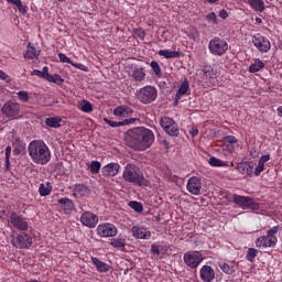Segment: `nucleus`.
I'll return each instance as SVG.
<instances>
[{"label": "nucleus", "instance_id": "1", "mask_svg": "<svg viewBox=\"0 0 282 282\" xmlns=\"http://www.w3.org/2000/svg\"><path fill=\"white\" fill-rule=\"evenodd\" d=\"M155 142V133L151 129L138 127L126 134V144L133 151H147Z\"/></svg>", "mask_w": 282, "mask_h": 282}, {"label": "nucleus", "instance_id": "2", "mask_svg": "<svg viewBox=\"0 0 282 282\" xmlns=\"http://www.w3.org/2000/svg\"><path fill=\"white\" fill-rule=\"evenodd\" d=\"M29 155L34 164L45 166L52 160V152L45 141L34 140L28 147Z\"/></svg>", "mask_w": 282, "mask_h": 282}, {"label": "nucleus", "instance_id": "3", "mask_svg": "<svg viewBox=\"0 0 282 282\" xmlns=\"http://www.w3.org/2000/svg\"><path fill=\"white\" fill-rule=\"evenodd\" d=\"M122 178L133 186H148L144 174L135 164L128 163L123 170Z\"/></svg>", "mask_w": 282, "mask_h": 282}, {"label": "nucleus", "instance_id": "4", "mask_svg": "<svg viewBox=\"0 0 282 282\" xmlns=\"http://www.w3.org/2000/svg\"><path fill=\"white\" fill-rule=\"evenodd\" d=\"M135 98L141 105H151L158 100V88L151 85L143 86L135 91Z\"/></svg>", "mask_w": 282, "mask_h": 282}, {"label": "nucleus", "instance_id": "5", "mask_svg": "<svg viewBox=\"0 0 282 282\" xmlns=\"http://www.w3.org/2000/svg\"><path fill=\"white\" fill-rule=\"evenodd\" d=\"M279 232V226H274L268 230L265 236H261L256 240L257 248H274L279 239L276 234Z\"/></svg>", "mask_w": 282, "mask_h": 282}, {"label": "nucleus", "instance_id": "6", "mask_svg": "<svg viewBox=\"0 0 282 282\" xmlns=\"http://www.w3.org/2000/svg\"><path fill=\"white\" fill-rule=\"evenodd\" d=\"M234 204H237L242 210H259L261 208V205L257 200H253L252 197L237 194L234 195Z\"/></svg>", "mask_w": 282, "mask_h": 282}, {"label": "nucleus", "instance_id": "7", "mask_svg": "<svg viewBox=\"0 0 282 282\" xmlns=\"http://www.w3.org/2000/svg\"><path fill=\"white\" fill-rule=\"evenodd\" d=\"M208 50L213 56H224L228 52V42L221 37H214L209 41Z\"/></svg>", "mask_w": 282, "mask_h": 282}, {"label": "nucleus", "instance_id": "8", "mask_svg": "<svg viewBox=\"0 0 282 282\" xmlns=\"http://www.w3.org/2000/svg\"><path fill=\"white\" fill-rule=\"evenodd\" d=\"M183 261L191 270H197L202 261H204V256L199 251H186L183 256Z\"/></svg>", "mask_w": 282, "mask_h": 282}, {"label": "nucleus", "instance_id": "9", "mask_svg": "<svg viewBox=\"0 0 282 282\" xmlns=\"http://www.w3.org/2000/svg\"><path fill=\"white\" fill-rule=\"evenodd\" d=\"M11 243L14 246V248H19L20 250H28L32 248V236L25 234V231L20 232L17 236H13Z\"/></svg>", "mask_w": 282, "mask_h": 282}, {"label": "nucleus", "instance_id": "10", "mask_svg": "<svg viewBox=\"0 0 282 282\" xmlns=\"http://www.w3.org/2000/svg\"><path fill=\"white\" fill-rule=\"evenodd\" d=\"M160 126L167 133V135H172L177 138L180 135V128L173 118L171 117H162L160 120Z\"/></svg>", "mask_w": 282, "mask_h": 282}, {"label": "nucleus", "instance_id": "11", "mask_svg": "<svg viewBox=\"0 0 282 282\" xmlns=\"http://www.w3.org/2000/svg\"><path fill=\"white\" fill-rule=\"evenodd\" d=\"M251 41L254 47L258 50V52H261V54H268V52H270V48L272 47L270 40L261 35L260 33L253 35Z\"/></svg>", "mask_w": 282, "mask_h": 282}, {"label": "nucleus", "instance_id": "12", "mask_svg": "<svg viewBox=\"0 0 282 282\" xmlns=\"http://www.w3.org/2000/svg\"><path fill=\"white\" fill-rule=\"evenodd\" d=\"M10 223L13 227H15L17 230H21L22 232H25L30 228V224L28 223V218L17 214L11 213L10 215Z\"/></svg>", "mask_w": 282, "mask_h": 282}, {"label": "nucleus", "instance_id": "13", "mask_svg": "<svg viewBox=\"0 0 282 282\" xmlns=\"http://www.w3.org/2000/svg\"><path fill=\"white\" fill-rule=\"evenodd\" d=\"M97 235L99 237H116L118 235V227L111 223L100 224L97 227Z\"/></svg>", "mask_w": 282, "mask_h": 282}, {"label": "nucleus", "instance_id": "14", "mask_svg": "<svg viewBox=\"0 0 282 282\" xmlns=\"http://www.w3.org/2000/svg\"><path fill=\"white\" fill-rule=\"evenodd\" d=\"M1 111L7 118H15V116H19V111H21V106L14 101H7Z\"/></svg>", "mask_w": 282, "mask_h": 282}, {"label": "nucleus", "instance_id": "15", "mask_svg": "<svg viewBox=\"0 0 282 282\" xmlns=\"http://www.w3.org/2000/svg\"><path fill=\"white\" fill-rule=\"evenodd\" d=\"M186 189L191 195H200L202 194V178L197 176H192L188 178L186 184Z\"/></svg>", "mask_w": 282, "mask_h": 282}, {"label": "nucleus", "instance_id": "16", "mask_svg": "<svg viewBox=\"0 0 282 282\" xmlns=\"http://www.w3.org/2000/svg\"><path fill=\"white\" fill-rule=\"evenodd\" d=\"M236 171L241 175H247L248 177H252L254 175V162L246 161L240 162L236 166Z\"/></svg>", "mask_w": 282, "mask_h": 282}, {"label": "nucleus", "instance_id": "17", "mask_svg": "<svg viewBox=\"0 0 282 282\" xmlns=\"http://www.w3.org/2000/svg\"><path fill=\"white\" fill-rule=\"evenodd\" d=\"M80 223L87 228H96L98 226V217L91 212H85L80 216Z\"/></svg>", "mask_w": 282, "mask_h": 282}, {"label": "nucleus", "instance_id": "18", "mask_svg": "<svg viewBox=\"0 0 282 282\" xmlns=\"http://www.w3.org/2000/svg\"><path fill=\"white\" fill-rule=\"evenodd\" d=\"M133 113H135V110H133V108L128 105H120L113 109V116L119 119L131 118Z\"/></svg>", "mask_w": 282, "mask_h": 282}, {"label": "nucleus", "instance_id": "19", "mask_svg": "<svg viewBox=\"0 0 282 282\" xmlns=\"http://www.w3.org/2000/svg\"><path fill=\"white\" fill-rule=\"evenodd\" d=\"M90 194L91 189L85 184H76L73 189V195L77 199H80V197H89Z\"/></svg>", "mask_w": 282, "mask_h": 282}, {"label": "nucleus", "instance_id": "20", "mask_svg": "<svg viewBox=\"0 0 282 282\" xmlns=\"http://www.w3.org/2000/svg\"><path fill=\"white\" fill-rule=\"evenodd\" d=\"M102 175L106 177H116L120 173V164L118 163H108L101 170Z\"/></svg>", "mask_w": 282, "mask_h": 282}, {"label": "nucleus", "instance_id": "21", "mask_svg": "<svg viewBox=\"0 0 282 282\" xmlns=\"http://www.w3.org/2000/svg\"><path fill=\"white\" fill-rule=\"evenodd\" d=\"M138 120H139L138 118H129L122 121H112V120H109L108 118H104V122H106V124H108L112 129H116L118 127H127V124H134L135 122H138Z\"/></svg>", "mask_w": 282, "mask_h": 282}, {"label": "nucleus", "instance_id": "22", "mask_svg": "<svg viewBox=\"0 0 282 282\" xmlns=\"http://www.w3.org/2000/svg\"><path fill=\"white\" fill-rule=\"evenodd\" d=\"M200 279L204 282L215 281V270L210 265H203L200 268Z\"/></svg>", "mask_w": 282, "mask_h": 282}, {"label": "nucleus", "instance_id": "23", "mask_svg": "<svg viewBox=\"0 0 282 282\" xmlns=\"http://www.w3.org/2000/svg\"><path fill=\"white\" fill-rule=\"evenodd\" d=\"M188 89H191V85L188 84V79H184L181 84L178 90L175 94L174 105L177 107L180 100H182V96H186L188 94Z\"/></svg>", "mask_w": 282, "mask_h": 282}, {"label": "nucleus", "instance_id": "24", "mask_svg": "<svg viewBox=\"0 0 282 282\" xmlns=\"http://www.w3.org/2000/svg\"><path fill=\"white\" fill-rule=\"evenodd\" d=\"M132 235L137 239H151V231H149L147 228L140 227V226L132 227Z\"/></svg>", "mask_w": 282, "mask_h": 282}, {"label": "nucleus", "instance_id": "25", "mask_svg": "<svg viewBox=\"0 0 282 282\" xmlns=\"http://www.w3.org/2000/svg\"><path fill=\"white\" fill-rule=\"evenodd\" d=\"M40 55H41V50H37V47L34 46V44L29 43L26 45V53L24 54V58L29 61H34V58H39Z\"/></svg>", "mask_w": 282, "mask_h": 282}, {"label": "nucleus", "instance_id": "26", "mask_svg": "<svg viewBox=\"0 0 282 282\" xmlns=\"http://www.w3.org/2000/svg\"><path fill=\"white\" fill-rule=\"evenodd\" d=\"M90 261L93 265H95L97 272H109V270H111L110 264H107V262L100 261V259L96 257H91Z\"/></svg>", "mask_w": 282, "mask_h": 282}, {"label": "nucleus", "instance_id": "27", "mask_svg": "<svg viewBox=\"0 0 282 282\" xmlns=\"http://www.w3.org/2000/svg\"><path fill=\"white\" fill-rule=\"evenodd\" d=\"M58 58L61 63H68V65H72L73 67H76V69H82V72H87V66L78 63H74L65 53H58Z\"/></svg>", "mask_w": 282, "mask_h": 282}, {"label": "nucleus", "instance_id": "28", "mask_svg": "<svg viewBox=\"0 0 282 282\" xmlns=\"http://www.w3.org/2000/svg\"><path fill=\"white\" fill-rule=\"evenodd\" d=\"M57 204L59 205V208H63L65 213H72L74 210V200L69 199L67 197L59 198L57 200Z\"/></svg>", "mask_w": 282, "mask_h": 282}, {"label": "nucleus", "instance_id": "29", "mask_svg": "<svg viewBox=\"0 0 282 282\" xmlns=\"http://www.w3.org/2000/svg\"><path fill=\"white\" fill-rule=\"evenodd\" d=\"M52 191H54V186H52V183H41L39 186V193L41 197H47V195H52Z\"/></svg>", "mask_w": 282, "mask_h": 282}, {"label": "nucleus", "instance_id": "30", "mask_svg": "<svg viewBox=\"0 0 282 282\" xmlns=\"http://www.w3.org/2000/svg\"><path fill=\"white\" fill-rule=\"evenodd\" d=\"M247 3L254 12H263L265 10V2L263 0H247Z\"/></svg>", "mask_w": 282, "mask_h": 282}, {"label": "nucleus", "instance_id": "31", "mask_svg": "<svg viewBox=\"0 0 282 282\" xmlns=\"http://www.w3.org/2000/svg\"><path fill=\"white\" fill-rule=\"evenodd\" d=\"M61 122H63L61 117H48L45 119L46 127H50L51 129L61 128Z\"/></svg>", "mask_w": 282, "mask_h": 282}, {"label": "nucleus", "instance_id": "32", "mask_svg": "<svg viewBox=\"0 0 282 282\" xmlns=\"http://www.w3.org/2000/svg\"><path fill=\"white\" fill-rule=\"evenodd\" d=\"M265 67V63L261 61L260 58L254 59L253 63L249 66V73L250 74H257V72H261Z\"/></svg>", "mask_w": 282, "mask_h": 282}, {"label": "nucleus", "instance_id": "33", "mask_svg": "<svg viewBox=\"0 0 282 282\" xmlns=\"http://www.w3.org/2000/svg\"><path fill=\"white\" fill-rule=\"evenodd\" d=\"M158 55L169 59V58H180V56H182V53L178 51L160 50L158 52Z\"/></svg>", "mask_w": 282, "mask_h": 282}, {"label": "nucleus", "instance_id": "34", "mask_svg": "<svg viewBox=\"0 0 282 282\" xmlns=\"http://www.w3.org/2000/svg\"><path fill=\"white\" fill-rule=\"evenodd\" d=\"M31 76H39V78H44L47 80V77L50 76V68L47 66H44L42 70L33 69L31 72Z\"/></svg>", "mask_w": 282, "mask_h": 282}, {"label": "nucleus", "instance_id": "35", "mask_svg": "<svg viewBox=\"0 0 282 282\" xmlns=\"http://www.w3.org/2000/svg\"><path fill=\"white\" fill-rule=\"evenodd\" d=\"M147 77V74L144 73V68H137L132 72V78L137 83H142L144 78Z\"/></svg>", "mask_w": 282, "mask_h": 282}, {"label": "nucleus", "instance_id": "36", "mask_svg": "<svg viewBox=\"0 0 282 282\" xmlns=\"http://www.w3.org/2000/svg\"><path fill=\"white\" fill-rule=\"evenodd\" d=\"M203 76H205V78H217V69L213 66H205L203 68Z\"/></svg>", "mask_w": 282, "mask_h": 282}, {"label": "nucleus", "instance_id": "37", "mask_svg": "<svg viewBox=\"0 0 282 282\" xmlns=\"http://www.w3.org/2000/svg\"><path fill=\"white\" fill-rule=\"evenodd\" d=\"M208 164L216 167V169H219L221 166H228V162H225V161H223L220 159H217L215 156L209 158Z\"/></svg>", "mask_w": 282, "mask_h": 282}, {"label": "nucleus", "instance_id": "38", "mask_svg": "<svg viewBox=\"0 0 282 282\" xmlns=\"http://www.w3.org/2000/svg\"><path fill=\"white\" fill-rule=\"evenodd\" d=\"M110 246H112V248H126L127 239H124V238H112L110 240Z\"/></svg>", "mask_w": 282, "mask_h": 282}, {"label": "nucleus", "instance_id": "39", "mask_svg": "<svg viewBox=\"0 0 282 282\" xmlns=\"http://www.w3.org/2000/svg\"><path fill=\"white\" fill-rule=\"evenodd\" d=\"M46 80L48 83H54L55 85H63V83H65V79H63V77L58 74H54V75H50L46 78Z\"/></svg>", "mask_w": 282, "mask_h": 282}, {"label": "nucleus", "instance_id": "40", "mask_svg": "<svg viewBox=\"0 0 282 282\" xmlns=\"http://www.w3.org/2000/svg\"><path fill=\"white\" fill-rule=\"evenodd\" d=\"M128 206L132 208V210H134L135 213H142L144 210V206L138 200L129 202Z\"/></svg>", "mask_w": 282, "mask_h": 282}, {"label": "nucleus", "instance_id": "41", "mask_svg": "<svg viewBox=\"0 0 282 282\" xmlns=\"http://www.w3.org/2000/svg\"><path fill=\"white\" fill-rule=\"evenodd\" d=\"M259 254V250L254 248H249L246 254L247 261H250V263H254V259H257V256Z\"/></svg>", "mask_w": 282, "mask_h": 282}, {"label": "nucleus", "instance_id": "42", "mask_svg": "<svg viewBox=\"0 0 282 282\" xmlns=\"http://www.w3.org/2000/svg\"><path fill=\"white\" fill-rule=\"evenodd\" d=\"M80 110L84 113H91V111H94V106L91 105V102H89V100L84 99L80 106Z\"/></svg>", "mask_w": 282, "mask_h": 282}, {"label": "nucleus", "instance_id": "43", "mask_svg": "<svg viewBox=\"0 0 282 282\" xmlns=\"http://www.w3.org/2000/svg\"><path fill=\"white\" fill-rule=\"evenodd\" d=\"M219 268H220V270H223L225 272V274H234V272H235V265H230L225 262H220Z\"/></svg>", "mask_w": 282, "mask_h": 282}, {"label": "nucleus", "instance_id": "44", "mask_svg": "<svg viewBox=\"0 0 282 282\" xmlns=\"http://www.w3.org/2000/svg\"><path fill=\"white\" fill-rule=\"evenodd\" d=\"M100 162L93 161L89 165L90 173H93V175H97V173H100Z\"/></svg>", "mask_w": 282, "mask_h": 282}, {"label": "nucleus", "instance_id": "45", "mask_svg": "<svg viewBox=\"0 0 282 282\" xmlns=\"http://www.w3.org/2000/svg\"><path fill=\"white\" fill-rule=\"evenodd\" d=\"M150 66L152 70L154 72L155 76H162V68L160 67V64L155 61H152L150 63Z\"/></svg>", "mask_w": 282, "mask_h": 282}, {"label": "nucleus", "instance_id": "46", "mask_svg": "<svg viewBox=\"0 0 282 282\" xmlns=\"http://www.w3.org/2000/svg\"><path fill=\"white\" fill-rule=\"evenodd\" d=\"M133 34L137 39H140L141 41H144L147 36V32H144V29L139 28L133 30Z\"/></svg>", "mask_w": 282, "mask_h": 282}, {"label": "nucleus", "instance_id": "47", "mask_svg": "<svg viewBox=\"0 0 282 282\" xmlns=\"http://www.w3.org/2000/svg\"><path fill=\"white\" fill-rule=\"evenodd\" d=\"M264 171H265V165L258 161V165L256 166L253 172L256 177H259V175H261V173H263Z\"/></svg>", "mask_w": 282, "mask_h": 282}, {"label": "nucleus", "instance_id": "48", "mask_svg": "<svg viewBox=\"0 0 282 282\" xmlns=\"http://www.w3.org/2000/svg\"><path fill=\"white\" fill-rule=\"evenodd\" d=\"M18 98H20L22 102H28V100H30V95L28 94V91L21 90L18 93Z\"/></svg>", "mask_w": 282, "mask_h": 282}, {"label": "nucleus", "instance_id": "49", "mask_svg": "<svg viewBox=\"0 0 282 282\" xmlns=\"http://www.w3.org/2000/svg\"><path fill=\"white\" fill-rule=\"evenodd\" d=\"M207 21H210L214 25H217V14L215 12H210L206 15Z\"/></svg>", "mask_w": 282, "mask_h": 282}, {"label": "nucleus", "instance_id": "50", "mask_svg": "<svg viewBox=\"0 0 282 282\" xmlns=\"http://www.w3.org/2000/svg\"><path fill=\"white\" fill-rule=\"evenodd\" d=\"M224 140L229 144H237V138L235 135H227L224 138Z\"/></svg>", "mask_w": 282, "mask_h": 282}, {"label": "nucleus", "instance_id": "51", "mask_svg": "<svg viewBox=\"0 0 282 282\" xmlns=\"http://www.w3.org/2000/svg\"><path fill=\"white\" fill-rule=\"evenodd\" d=\"M0 79L4 80L6 83H10V76L6 74V72L0 69Z\"/></svg>", "mask_w": 282, "mask_h": 282}, {"label": "nucleus", "instance_id": "52", "mask_svg": "<svg viewBox=\"0 0 282 282\" xmlns=\"http://www.w3.org/2000/svg\"><path fill=\"white\" fill-rule=\"evenodd\" d=\"M258 162L265 165V162H270V154L262 155Z\"/></svg>", "mask_w": 282, "mask_h": 282}, {"label": "nucleus", "instance_id": "53", "mask_svg": "<svg viewBox=\"0 0 282 282\" xmlns=\"http://www.w3.org/2000/svg\"><path fill=\"white\" fill-rule=\"evenodd\" d=\"M151 252H152V254L160 256V247L156 246V245H152L151 246Z\"/></svg>", "mask_w": 282, "mask_h": 282}, {"label": "nucleus", "instance_id": "54", "mask_svg": "<svg viewBox=\"0 0 282 282\" xmlns=\"http://www.w3.org/2000/svg\"><path fill=\"white\" fill-rule=\"evenodd\" d=\"M4 171H10V158L4 156Z\"/></svg>", "mask_w": 282, "mask_h": 282}, {"label": "nucleus", "instance_id": "55", "mask_svg": "<svg viewBox=\"0 0 282 282\" xmlns=\"http://www.w3.org/2000/svg\"><path fill=\"white\" fill-rule=\"evenodd\" d=\"M15 7L18 8L19 12H25V7L23 6V2H21V0L15 4Z\"/></svg>", "mask_w": 282, "mask_h": 282}, {"label": "nucleus", "instance_id": "56", "mask_svg": "<svg viewBox=\"0 0 282 282\" xmlns=\"http://www.w3.org/2000/svg\"><path fill=\"white\" fill-rule=\"evenodd\" d=\"M12 155V147L8 145L4 150V158H10Z\"/></svg>", "mask_w": 282, "mask_h": 282}, {"label": "nucleus", "instance_id": "57", "mask_svg": "<svg viewBox=\"0 0 282 282\" xmlns=\"http://www.w3.org/2000/svg\"><path fill=\"white\" fill-rule=\"evenodd\" d=\"M218 17H220V19H227L228 18V11H226L225 9L220 10L218 13Z\"/></svg>", "mask_w": 282, "mask_h": 282}, {"label": "nucleus", "instance_id": "58", "mask_svg": "<svg viewBox=\"0 0 282 282\" xmlns=\"http://www.w3.org/2000/svg\"><path fill=\"white\" fill-rule=\"evenodd\" d=\"M197 133H199V130H197V128H193L191 134L195 137Z\"/></svg>", "mask_w": 282, "mask_h": 282}, {"label": "nucleus", "instance_id": "59", "mask_svg": "<svg viewBox=\"0 0 282 282\" xmlns=\"http://www.w3.org/2000/svg\"><path fill=\"white\" fill-rule=\"evenodd\" d=\"M21 0H7L8 3H12L13 6H17Z\"/></svg>", "mask_w": 282, "mask_h": 282}, {"label": "nucleus", "instance_id": "60", "mask_svg": "<svg viewBox=\"0 0 282 282\" xmlns=\"http://www.w3.org/2000/svg\"><path fill=\"white\" fill-rule=\"evenodd\" d=\"M276 111H278V116L282 118V106L278 107Z\"/></svg>", "mask_w": 282, "mask_h": 282}, {"label": "nucleus", "instance_id": "61", "mask_svg": "<svg viewBox=\"0 0 282 282\" xmlns=\"http://www.w3.org/2000/svg\"><path fill=\"white\" fill-rule=\"evenodd\" d=\"M163 144H164L165 149H169V141L163 140Z\"/></svg>", "mask_w": 282, "mask_h": 282}, {"label": "nucleus", "instance_id": "62", "mask_svg": "<svg viewBox=\"0 0 282 282\" xmlns=\"http://www.w3.org/2000/svg\"><path fill=\"white\" fill-rule=\"evenodd\" d=\"M256 22L263 23V20H261V18H256Z\"/></svg>", "mask_w": 282, "mask_h": 282}, {"label": "nucleus", "instance_id": "63", "mask_svg": "<svg viewBox=\"0 0 282 282\" xmlns=\"http://www.w3.org/2000/svg\"><path fill=\"white\" fill-rule=\"evenodd\" d=\"M194 34H197V29H194Z\"/></svg>", "mask_w": 282, "mask_h": 282}, {"label": "nucleus", "instance_id": "64", "mask_svg": "<svg viewBox=\"0 0 282 282\" xmlns=\"http://www.w3.org/2000/svg\"><path fill=\"white\" fill-rule=\"evenodd\" d=\"M230 166H235V163L231 162V163H230Z\"/></svg>", "mask_w": 282, "mask_h": 282}]
</instances>
